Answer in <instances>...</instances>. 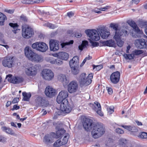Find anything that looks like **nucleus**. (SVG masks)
I'll return each instance as SVG.
<instances>
[{
    "label": "nucleus",
    "instance_id": "f257e3e1",
    "mask_svg": "<svg viewBox=\"0 0 147 147\" xmlns=\"http://www.w3.org/2000/svg\"><path fill=\"white\" fill-rule=\"evenodd\" d=\"M26 56L32 61L37 62H41L43 61V57L41 55H38L32 50L31 48L26 47L24 49Z\"/></svg>",
    "mask_w": 147,
    "mask_h": 147
},
{
    "label": "nucleus",
    "instance_id": "f03ea898",
    "mask_svg": "<svg viewBox=\"0 0 147 147\" xmlns=\"http://www.w3.org/2000/svg\"><path fill=\"white\" fill-rule=\"evenodd\" d=\"M105 128L101 123H96L94 124L91 134L92 136L95 139L98 138L105 133Z\"/></svg>",
    "mask_w": 147,
    "mask_h": 147
},
{
    "label": "nucleus",
    "instance_id": "7ed1b4c3",
    "mask_svg": "<svg viewBox=\"0 0 147 147\" xmlns=\"http://www.w3.org/2000/svg\"><path fill=\"white\" fill-rule=\"evenodd\" d=\"M60 105V110L58 112L59 115H61L62 113H69L72 110L73 108V106L70 104L67 100L64 99L61 102Z\"/></svg>",
    "mask_w": 147,
    "mask_h": 147
},
{
    "label": "nucleus",
    "instance_id": "20e7f679",
    "mask_svg": "<svg viewBox=\"0 0 147 147\" xmlns=\"http://www.w3.org/2000/svg\"><path fill=\"white\" fill-rule=\"evenodd\" d=\"M98 31L94 29H88L85 30V32L87 36L92 40L98 41L100 39V37Z\"/></svg>",
    "mask_w": 147,
    "mask_h": 147
},
{
    "label": "nucleus",
    "instance_id": "39448f33",
    "mask_svg": "<svg viewBox=\"0 0 147 147\" xmlns=\"http://www.w3.org/2000/svg\"><path fill=\"white\" fill-rule=\"evenodd\" d=\"M34 32L32 29L28 25L24 26L22 27V35L26 38H29L34 35Z\"/></svg>",
    "mask_w": 147,
    "mask_h": 147
},
{
    "label": "nucleus",
    "instance_id": "423d86ee",
    "mask_svg": "<svg viewBox=\"0 0 147 147\" xmlns=\"http://www.w3.org/2000/svg\"><path fill=\"white\" fill-rule=\"evenodd\" d=\"M32 47L33 49L43 52H45L48 49L47 45L43 42H35L32 44Z\"/></svg>",
    "mask_w": 147,
    "mask_h": 147
},
{
    "label": "nucleus",
    "instance_id": "0eeeda50",
    "mask_svg": "<svg viewBox=\"0 0 147 147\" xmlns=\"http://www.w3.org/2000/svg\"><path fill=\"white\" fill-rule=\"evenodd\" d=\"M93 121L89 118H85L83 119L82 125L85 130L88 131L93 128L94 124Z\"/></svg>",
    "mask_w": 147,
    "mask_h": 147
},
{
    "label": "nucleus",
    "instance_id": "6e6552de",
    "mask_svg": "<svg viewBox=\"0 0 147 147\" xmlns=\"http://www.w3.org/2000/svg\"><path fill=\"white\" fill-rule=\"evenodd\" d=\"M78 80L81 87L86 86L91 83L90 80H88L86 78L85 73H83L80 75Z\"/></svg>",
    "mask_w": 147,
    "mask_h": 147
},
{
    "label": "nucleus",
    "instance_id": "1a4fd4ad",
    "mask_svg": "<svg viewBox=\"0 0 147 147\" xmlns=\"http://www.w3.org/2000/svg\"><path fill=\"white\" fill-rule=\"evenodd\" d=\"M36 105L37 106L45 107L49 105V102L45 98L38 96L35 100Z\"/></svg>",
    "mask_w": 147,
    "mask_h": 147
},
{
    "label": "nucleus",
    "instance_id": "9d476101",
    "mask_svg": "<svg viewBox=\"0 0 147 147\" xmlns=\"http://www.w3.org/2000/svg\"><path fill=\"white\" fill-rule=\"evenodd\" d=\"M12 75L8 74L6 76V79H7L8 81L11 83L14 84H19L22 83L24 80V79L22 77L14 76L12 77Z\"/></svg>",
    "mask_w": 147,
    "mask_h": 147
},
{
    "label": "nucleus",
    "instance_id": "9b49d317",
    "mask_svg": "<svg viewBox=\"0 0 147 147\" xmlns=\"http://www.w3.org/2000/svg\"><path fill=\"white\" fill-rule=\"evenodd\" d=\"M42 77L45 80L50 81L54 77L53 72L50 70L45 69L42 71Z\"/></svg>",
    "mask_w": 147,
    "mask_h": 147
},
{
    "label": "nucleus",
    "instance_id": "f8f14e48",
    "mask_svg": "<svg viewBox=\"0 0 147 147\" xmlns=\"http://www.w3.org/2000/svg\"><path fill=\"white\" fill-rule=\"evenodd\" d=\"M68 96V93L66 90H62L60 92L58 95L57 101L59 104L61 103L64 99L67 100L66 98Z\"/></svg>",
    "mask_w": 147,
    "mask_h": 147
},
{
    "label": "nucleus",
    "instance_id": "ddd939ff",
    "mask_svg": "<svg viewBox=\"0 0 147 147\" xmlns=\"http://www.w3.org/2000/svg\"><path fill=\"white\" fill-rule=\"evenodd\" d=\"M53 134L51 132L49 134L45 136L43 139V142L46 145H50L54 142V139L55 138Z\"/></svg>",
    "mask_w": 147,
    "mask_h": 147
},
{
    "label": "nucleus",
    "instance_id": "4468645a",
    "mask_svg": "<svg viewBox=\"0 0 147 147\" xmlns=\"http://www.w3.org/2000/svg\"><path fill=\"white\" fill-rule=\"evenodd\" d=\"M78 85L76 81H73L71 82L68 85L67 90L70 93L75 92L77 90Z\"/></svg>",
    "mask_w": 147,
    "mask_h": 147
},
{
    "label": "nucleus",
    "instance_id": "2eb2a0df",
    "mask_svg": "<svg viewBox=\"0 0 147 147\" xmlns=\"http://www.w3.org/2000/svg\"><path fill=\"white\" fill-rule=\"evenodd\" d=\"M13 57L7 56L4 58L2 61V64L5 67H8L9 68L11 67L13 63Z\"/></svg>",
    "mask_w": 147,
    "mask_h": 147
},
{
    "label": "nucleus",
    "instance_id": "dca6fc26",
    "mask_svg": "<svg viewBox=\"0 0 147 147\" xmlns=\"http://www.w3.org/2000/svg\"><path fill=\"white\" fill-rule=\"evenodd\" d=\"M101 37L104 39H106L110 35V32L107 30L104 27H101L97 29Z\"/></svg>",
    "mask_w": 147,
    "mask_h": 147
},
{
    "label": "nucleus",
    "instance_id": "f3484780",
    "mask_svg": "<svg viewBox=\"0 0 147 147\" xmlns=\"http://www.w3.org/2000/svg\"><path fill=\"white\" fill-rule=\"evenodd\" d=\"M120 73L118 71L113 72L111 75L110 79L111 82L114 84H117L119 81Z\"/></svg>",
    "mask_w": 147,
    "mask_h": 147
},
{
    "label": "nucleus",
    "instance_id": "a211bd4d",
    "mask_svg": "<svg viewBox=\"0 0 147 147\" xmlns=\"http://www.w3.org/2000/svg\"><path fill=\"white\" fill-rule=\"evenodd\" d=\"M59 42L56 40L51 39L49 42L50 48L51 51H56L59 49Z\"/></svg>",
    "mask_w": 147,
    "mask_h": 147
},
{
    "label": "nucleus",
    "instance_id": "6ab92c4d",
    "mask_svg": "<svg viewBox=\"0 0 147 147\" xmlns=\"http://www.w3.org/2000/svg\"><path fill=\"white\" fill-rule=\"evenodd\" d=\"M92 108L99 115L101 116L103 115V113L101 111V108L99 102H95L94 104H92Z\"/></svg>",
    "mask_w": 147,
    "mask_h": 147
},
{
    "label": "nucleus",
    "instance_id": "aec40b11",
    "mask_svg": "<svg viewBox=\"0 0 147 147\" xmlns=\"http://www.w3.org/2000/svg\"><path fill=\"white\" fill-rule=\"evenodd\" d=\"M55 89L49 86H47L45 90V94L46 96L50 97H52L55 95Z\"/></svg>",
    "mask_w": 147,
    "mask_h": 147
},
{
    "label": "nucleus",
    "instance_id": "412c9836",
    "mask_svg": "<svg viewBox=\"0 0 147 147\" xmlns=\"http://www.w3.org/2000/svg\"><path fill=\"white\" fill-rule=\"evenodd\" d=\"M25 71L26 74L28 76H34L36 73V69L33 67L26 68Z\"/></svg>",
    "mask_w": 147,
    "mask_h": 147
},
{
    "label": "nucleus",
    "instance_id": "4be33fe9",
    "mask_svg": "<svg viewBox=\"0 0 147 147\" xmlns=\"http://www.w3.org/2000/svg\"><path fill=\"white\" fill-rule=\"evenodd\" d=\"M138 47L140 49L147 48V40L143 39L137 40Z\"/></svg>",
    "mask_w": 147,
    "mask_h": 147
},
{
    "label": "nucleus",
    "instance_id": "5701e85b",
    "mask_svg": "<svg viewBox=\"0 0 147 147\" xmlns=\"http://www.w3.org/2000/svg\"><path fill=\"white\" fill-rule=\"evenodd\" d=\"M101 43L102 46L109 47H115L116 45L115 42L114 40L112 39L102 41L101 42Z\"/></svg>",
    "mask_w": 147,
    "mask_h": 147
},
{
    "label": "nucleus",
    "instance_id": "b1692460",
    "mask_svg": "<svg viewBox=\"0 0 147 147\" xmlns=\"http://www.w3.org/2000/svg\"><path fill=\"white\" fill-rule=\"evenodd\" d=\"M127 23L135 30V31L137 33H140V30L137 26L136 23L133 20H128Z\"/></svg>",
    "mask_w": 147,
    "mask_h": 147
},
{
    "label": "nucleus",
    "instance_id": "393cba45",
    "mask_svg": "<svg viewBox=\"0 0 147 147\" xmlns=\"http://www.w3.org/2000/svg\"><path fill=\"white\" fill-rule=\"evenodd\" d=\"M57 130H58L56 131V133L51 132L52 133L54 134V136L56 139L61 137L62 135L65 132V130L61 128V129Z\"/></svg>",
    "mask_w": 147,
    "mask_h": 147
},
{
    "label": "nucleus",
    "instance_id": "a878e982",
    "mask_svg": "<svg viewBox=\"0 0 147 147\" xmlns=\"http://www.w3.org/2000/svg\"><path fill=\"white\" fill-rule=\"evenodd\" d=\"M58 80L61 82L64 85H66L69 82V80L67 79L65 75L61 74L58 75Z\"/></svg>",
    "mask_w": 147,
    "mask_h": 147
},
{
    "label": "nucleus",
    "instance_id": "bb28decb",
    "mask_svg": "<svg viewBox=\"0 0 147 147\" xmlns=\"http://www.w3.org/2000/svg\"><path fill=\"white\" fill-rule=\"evenodd\" d=\"M117 34V33L115 34L113 37V38L116 41L117 45L119 47H121L123 45L124 42L121 40V37H119V36H118Z\"/></svg>",
    "mask_w": 147,
    "mask_h": 147
},
{
    "label": "nucleus",
    "instance_id": "cd10ccee",
    "mask_svg": "<svg viewBox=\"0 0 147 147\" xmlns=\"http://www.w3.org/2000/svg\"><path fill=\"white\" fill-rule=\"evenodd\" d=\"M1 129L3 131L8 134L11 135H16L15 133L9 127L3 126L1 127Z\"/></svg>",
    "mask_w": 147,
    "mask_h": 147
},
{
    "label": "nucleus",
    "instance_id": "c85d7f7f",
    "mask_svg": "<svg viewBox=\"0 0 147 147\" xmlns=\"http://www.w3.org/2000/svg\"><path fill=\"white\" fill-rule=\"evenodd\" d=\"M71 68V71L72 73L74 75L78 74L79 72V65H70Z\"/></svg>",
    "mask_w": 147,
    "mask_h": 147
},
{
    "label": "nucleus",
    "instance_id": "c756f323",
    "mask_svg": "<svg viewBox=\"0 0 147 147\" xmlns=\"http://www.w3.org/2000/svg\"><path fill=\"white\" fill-rule=\"evenodd\" d=\"M59 59L63 60H67L69 58L68 54L66 52H59Z\"/></svg>",
    "mask_w": 147,
    "mask_h": 147
},
{
    "label": "nucleus",
    "instance_id": "7c9ffc66",
    "mask_svg": "<svg viewBox=\"0 0 147 147\" xmlns=\"http://www.w3.org/2000/svg\"><path fill=\"white\" fill-rule=\"evenodd\" d=\"M79 58L77 56L74 57L69 62V65H79Z\"/></svg>",
    "mask_w": 147,
    "mask_h": 147
},
{
    "label": "nucleus",
    "instance_id": "2f4dec72",
    "mask_svg": "<svg viewBox=\"0 0 147 147\" xmlns=\"http://www.w3.org/2000/svg\"><path fill=\"white\" fill-rule=\"evenodd\" d=\"M117 33V35L120 37L121 36H126L127 35V31L126 30L122 29L119 30L118 32H115V34Z\"/></svg>",
    "mask_w": 147,
    "mask_h": 147
},
{
    "label": "nucleus",
    "instance_id": "473e14b6",
    "mask_svg": "<svg viewBox=\"0 0 147 147\" xmlns=\"http://www.w3.org/2000/svg\"><path fill=\"white\" fill-rule=\"evenodd\" d=\"M9 25L11 27L13 28V30H12V31L15 34H16L17 33V31L18 30H19V29H18L19 26L17 23H10L9 24Z\"/></svg>",
    "mask_w": 147,
    "mask_h": 147
},
{
    "label": "nucleus",
    "instance_id": "72a5a7b5",
    "mask_svg": "<svg viewBox=\"0 0 147 147\" xmlns=\"http://www.w3.org/2000/svg\"><path fill=\"white\" fill-rule=\"evenodd\" d=\"M88 45V42L86 40L83 41L82 44L79 46V49L82 51L84 48L87 47V46Z\"/></svg>",
    "mask_w": 147,
    "mask_h": 147
},
{
    "label": "nucleus",
    "instance_id": "f704fd0d",
    "mask_svg": "<svg viewBox=\"0 0 147 147\" xmlns=\"http://www.w3.org/2000/svg\"><path fill=\"white\" fill-rule=\"evenodd\" d=\"M22 95L24 96L23 99L24 101H28L31 96V94L30 93L27 94L25 92H22Z\"/></svg>",
    "mask_w": 147,
    "mask_h": 147
},
{
    "label": "nucleus",
    "instance_id": "c9c22d12",
    "mask_svg": "<svg viewBox=\"0 0 147 147\" xmlns=\"http://www.w3.org/2000/svg\"><path fill=\"white\" fill-rule=\"evenodd\" d=\"M6 18V16L3 13L0 12V25H3Z\"/></svg>",
    "mask_w": 147,
    "mask_h": 147
},
{
    "label": "nucleus",
    "instance_id": "e433bc0d",
    "mask_svg": "<svg viewBox=\"0 0 147 147\" xmlns=\"http://www.w3.org/2000/svg\"><path fill=\"white\" fill-rule=\"evenodd\" d=\"M138 24L141 28L145 27L146 28V27H147V22L141 20H139Z\"/></svg>",
    "mask_w": 147,
    "mask_h": 147
},
{
    "label": "nucleus",
    "instance_id": "4c0bfd02",
    "mask_svg": "<svg viewBox=\"0 0 147 147\" xmlns=\"http://www.w3.org/2000/svg\"><path fill=\"white\" fill-rule=\"evenodd\" d=\"M62 145H63L61 143V141L60 139L56 140L53 144L54 147H59Z\"/></svg>",
    "mask_w": 147,
    "mask_h": 147
},
{
    "label": "nucleus",
    "instance_id": "58836bf2",
    "mask_svg": "<svg viewBox=\"0 0 147 147\" xmlns=\"http://www.w3.org/2000/svg\"><path fill=\"white\" fill-rule=\"evenodd\" d=\"M110 27L112 28L115 32H118V24H115L113 23H111L110 25Z\"/></svg>",
    "mask_w": 147,
    "mask_h": 147
},
{
    "label": "nucleus",
    "instance_id": "ea45409f",
    "mask_svg": "<svg viewBox=\"0 0 147 147\" xmlns=\"http://www.w3.org/2000/svg\"><path fill=\"white\" fill-rule=\"evenodd\" d=\"M43 26H46L50 29H54L57 28V26L54 24L49 22L43 25Z\"/></svg>",
    "mask_w": 147,
    "mask_h": 147
},
{
    "label": "nucleus",
    "instance_id": "a19ab883",
    "mask_svg": "<svg viewBox=\"0 0 147 147\" xmlns=\"http://www.w3.org/2000/svg\"><path fill=\"white\" fill-rule=\"evenodd\" d=\"M69 137V136L68 134H67V135L65 136H64L62 140V141H61V143L63 145H65L67 143Z\"/></svg>",
    "mask_w": 147,
    "mask_h": 147
},
{
    "label": "nucleus",
    "instance_id": "79ce46f5",
    "mask_svg": "<svg viewBox=\"0 0 147 147\" xmlns=\"http://www.w3.org/2000/svg\"><path fill=\"white\" fill-rule=\"evenodd\" d=\"M53 125L56 127V129H60V127L61 126V122L60 121H58L57 122H54L53 123Z\"/></svg>",
    "mask_w": 147,
    "mask_h": 147
},
{
    "label": "nucleus",
    "instance_id": "37998d69",
    "mask_svg": "<svg viewBox=\"0 0 147 147\" xmlns=\"http://www.w3.org/2000/svg\"><path fill=\"white\" fill-rule=\"evenodd\" d=\"M124 57L127 59H129L131 60L133 59L134 55L132 53L131 54H125L124 55Z\"/></svg>",
    "mask_w": 147,
    "mask_h": 147
},
{
    "label": "nucleus",
    "instance_id": "c03bdc74",
    "mask_svg": "<svg viewBox=\"0 0 147 147\" xmlns=\"http://www.w3.org/2000/svg\"><path fill=\"white\" fill-rule=\"evenodd\" d=\"M93 69H95L96 71H99L103 68L102 65H92Z\"/></svg>",
    "mask_w": 147,
    "mask_h": 147
},
{
    "label": "nucleus",
    "instance_id": "a18cd8bd",
    "mask_svg": "<svg viewBox=\"0 0 147 147\" xmlns=\"http://www.w3.org/2000/svg\"><path fill=\"white\" fill-rule=\"evenodd\" d=\"M139 137L141 138H147V133L141 132L139 134Z\"/></svg>",
    "mask_w": 147,
    "mask_h": 147
},
{
    "label": "nucleus",
    "instance_id": "49530a36",
    "mask_svg": "<svg viewBox=\"0 0 147 147\" xmlns=\"http://www.w3.org/2000/svg\"><path fill=\"white\" fill-rule=\"evenodd\" d=\"M22 3L26 4H32V0H23L21 1Z\"/></svg>",
    "mask_w": 147,
    "mask_h": 147
},
{
    "label": "nucleus",
    "instance_id": "de8ad7c7",
    "mask_svg": "<svg viewBox=\"0 0 147 147\" xmlns=\"http://www.w3.org/2000/svg\"><path fill=\"white\" fill-rule=\"evenodd\" d=\"M133 54L134 55H138L141 54L142 53V50H135L133 52Z\"/></svg>",
    "mask_w": 147,
    "mask_h": 147
},
{
    "label": "nucleus",
    "instance_id": "09e8293b",
    "mask_svg": "<svg viewBox=\"0 0 147 147\" xmlns=\"http://www.w3.org/2000/svg\"><path fill=\"white\" fill-rule=\"evenodd\" d=\"M55 64H57L59 65H62L63 63V61L58 59H55Z\"/></svg>",
    "mask_w": 147,
    "mask_h": 147
},
{
    "label": "nucleus",
    "instance_id": "8fccbe9b",
    "mask_svg": "<svg viewBox=\"0 0 147 147\" xmlns=\"http://www.w3.org/2000/svg\"><path fill=\"white\" fill-rule=\"evenodd\" d=\"M90 42L92 44V48L94 47H96L98 46L99 44L98 43L96 42H94L90 40Z\"/></svg>",
    "mask_w": 147,
    "mask_h": 147
},
{
    "label": "nucleus",
    "instance_id": "3c124183",
    "mask_svg": "<svg viewBox=\"0 0 147 147\" xmlns=\"http://www.w3.org/2000/svg\"><path fill=\"white\" fill-rule=\"evenodd\" d=\"M116 132L118 134H121L124 133V131L122 129L120 128H117L115 129Z\"/></svg>",
    "mask_w": 147,
    "mask_h": 147
},
{
    "label": "nucleus",
    "instance_id": "603ef678",
    "mask_svg": "<svg viewBox=\"0 0 147 147\" xmlns=\"http://www.w3.org/2000/svg\"><path fill=\"white\" fill-rule=\"evenodd\" d=\"M121 127L124 128L125 129L130 131L132 126L130 125H122Z\"/></svg>",
    "mask_w": 147,
    "mask_h": 147
},
{
    "label": "nucleus",
    "instance_id": "864d4df0",
    "mask_svg": "<svg viewBox=\"0 0 147 147\" xmlns=\"http://www.w3.org/2000/svg\"><path fill=\"white\" fill-rule=\"evenodd\" d=\"M32 4L39 3L44 1V0H32Z\"/></svg>",
    "mask_w": 147,
    "mask_h": 147
},
{
    "label": "nucleus",
    "instance_id": "5fc2aeb1",
    "mask_svg": "<svg viewBox=\"0 0 147 147\" xmlns=\"http://www.w3.org/2000/svg\"><path fill=\"white\" fill-rule=\"evenodd\" d=\"M106 89L108 93L109 94H112L113 91L111 88L108 87H107L106 88Z\"/></svg>",
    "mask_w": 147,
    "mask_h": 147
},
{
    "label": "nucleus",
    "instance_id": "6e6d98bb",
    "mask_svg": "<svg viewBox=\"0 0 147 147\" xmlns=\"http://www.w3.org/2000/svg\"><path fill=\"white\" fill-rule=\"evenodd\" d=\"M20 18L21 20L24 22H27L28 20L26 17L23 15H22L20 16Z\"/></svg>",
    "mask_w": 147,
    "mask_h": 147
},
{
    "label": "nucleus",
    "instance_id": "4d7b16f0",
    "mask_svg": "<svg viewBox=\"0 0 147 147\" xmlns=\"http://www.w3.org/2000/svg\"><path fill=\"white\" fill-rule=\"evenodd\" d=\"M7 139L2 136H0V142H4L6 141Z\"/></svg>",
    "mask_w": 147,
    "mask_h": 147
},
{
    "label": "nucleus",
    "instance_id": "13d9d810",
    "mask_svg": "<svg viewBox=\"0 0 147 147\" xmlns=\"http://www.w3.org/2000/svg\"><path fill=\"white\" fill-rule=\"evenodd\" d=\"M138 130L137 128L134 127L132 126L130 131L132 132H137L138 131Z\"/></svg>",
    "mask_w": 147,
    "mask_h": 147
},
{
    "label": "nucleus",
    "instance_id": "bf43d9fd",
    "mask_svg": "<svg viewBox=\"0 0 147 147\" xmlns=\"http://www.w3.org/2000/svg\"><path fill=\"white\" fill-rule=\"evenodd\" d=\"M120 144L122 145H123L125 144V142H126V140L123 139H121L120 140Z\"/></svg>",
    "mask_w": 147,
    "mask_h": 147
},
{
    "label": "nucleus",
    "instance_id": "052dcab7",
    "mask_svg": "<svg viewBox=\"0 0 147 147\" xmlns=\"http://www.w3.org/2000/svg\"><path fill=\"white\" fill-rule=\"evenodd\" d=\"M67 16L69 18H71L72 17H73L74 15V13L72 12L71 11L70 12H69L67 13Z\"/></svg>",
    "mask_w": 147,
    "mask_h": 147
},
{
    "label": "nucleus",
    "instance_id": "680f3d73",
    "mask_svg": "<svg viewBox=\"0 0 147 147\" xmlns=\"http://www.w3.org/2000/svg\"><path fill=\"white\" fill-rule=\"evenodd\" d=\"M19 101V98H14L12 101L13 103H16L18 102Z\"/></svg>",
    "mask_w": 147,
    "mask_h": 147
},
{
    "label": "nucleus",
    "instance_id": "e2e57ef3",
    "mask_svg": "<svg viewBox=\"0 0 147 147\" xmlns=\"http://www.w3.org/2000/svg\"><path fill=\"white\" fill-rule=\"evenodd\" d=\"M93 74L92 73H91L89 74L87 77H86L88 78V80H90L92 81L91 79L93 78Z\"/></svg>",
    "mask_w": 147,
    "mask_h": 147
},
{
    "label": "nucleus",
    "instance_id": "0e129e2a",
    "mask_svg": "<svg viewBox=\"0 0 147 147\" xmlns=\"http://www.w3.org/2000/svg\"><path fill=\"white\" fill-rule=\"evenodd\" d=\"M20 108L19 106H18L17 105H14L13 106V108L11 109L12 110H17Z\"/></svg>",
    "mask_w": 147,
    "mask_h": 147
},
{
    "label": "nucleus",
    "instance_id": "69168bd1",
    "mask_svg": "<svg viewBox=\"0 0 147 147\" xmlns=\"http://www.w3.org/2000/svg\"><path fill=\"white\" fill-rule=\"evenodd\" d=\"M107 111L110 114H111L114 112L113 108L110 107L109 109H108Z\"/></svg>",
    "mask_w": 147,
    "mask_h": 147
},
{
    "label": "nucleus",
    "instance_id": "338daca9",
    "mask_svg": "<svg viewBox=\"0 0 147 147\" xmlns=\"http://www.w3.org/2000/svg\"><path fill=\"white\" fill-rule=\"evenodd\" d=\"M75 36L78 38H79L81 37L82 34L80 33L76 32L75 33Z\"/></svg>",
    "mask_w": 147,
    "mask_h": 147
},
{
    "label": "nucleus",
    "instance_id": "774afa93",
    "mask_svg": "<svg viewBox=\"0 0 147 147\" xmlns=\"http://www.w3.org/2000/svg\"><path fill=\"white\" fill-rule=\"evenodd\" d=\"M67 33L70 36H72L73 34V32L72 30H69L67 31Z\"/></svg>",
    "mask_w": 147,
    "mask_h": 147
}]
</instances>
